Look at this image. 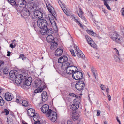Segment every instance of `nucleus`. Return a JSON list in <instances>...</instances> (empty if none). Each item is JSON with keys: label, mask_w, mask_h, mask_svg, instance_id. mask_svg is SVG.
<instances>
[{"label": "nucleus", "mask_w": 124, "mask_h": 124, "mask_svg": "<svg viewBox=\"0 0 124 124\" xmlns=\"http://www.w3.org/2000/svg\"><path fill=\"white\" fill-rule=\"evenodd\" d=\"M8 54H7V56H9L10 55V54H11V52L10 51H8L7 52Z\"/></svg>", "instance_id": "052dcab7"}, {"label": "nucleus", "mask_w": 124, "mask_h": 124, "mask_svg": "<svg viewBox=\"0 0 124 124\" xmlns=\"http://www.w3.org/2000/svg\"><path fill=\"white\" fill-rule=\"evenodd\" d=\"M41 96L42 98V100L43 101L45 102L46 101L48 100V96L47 95V92L46 91H44L41 94Z\"/></svg>", "instance_id": "f3484780"}, {"label": "nucleus", "mask_w": 124, "mask_h": 124, "mask_svg": "<svg viewBox=\"0 0 124 124\" xmlns=\"http://www.w3.org/2000/svg\"><path fill=\"white\" fill-rule=\"evenodd\" d=\"M74 47L76 50L75 52L76 55L79 58L81 57L82 58H84L85 56V55L79 48L78 47L75 45H74Z\"/></svg>", "instance_id": "9d476101"}, {"label": "nucleus", "mask_w": 124, "mask_h": 124, "mask_svg": "<svg viewBox=\"0 0 124 124\" xmlns=\"http://www.w3.org/2000/svg\"><path fill=\"white\" fill-rule=\"evenodd\" d=\"M70 51L71 53V54L72 56H75L76 55L74 53V50L73 49H71L70 50Z\"/></svg>", "instance_id": "ea45409f"}, {"label": "nucleus", "mask_w": 124, "mask_h": 124, "mask_svg": "<svg viewBox=\"0 0 124 124\" xmlns=\"http://www.w3.org/2000/svg\"><path fill=\"white\" fill-rule=\"evenodd\" d=\"M4 64V62L3 61H0V69L3 68V65Z\"/></svg>", "instance_id": "58836bf2"}, {"label": "nucleus", "mask_w": 124, "mask_h": 124, "mask_svg": "<svg viewBox=\"0 0 124 124\" xmlns=\"http://www.w3.org/2000/svg\"><path fill=\"white\" fill-rule=\"evenodd\" d=\"M121 31L123 34H124V28L121 29Z\"/></svg>", "instance_id": "bf43d9fd"}, {"label": "nucleus", "mask_w": 124, "mask_h": 124, "mask_svg": "<svg viewBox=\"0 0 124 124\" xmlns=\"http://www.w3.org/2000/svg\"><path fill=\"white\" fill-rule=\"evenodd\" d=\"M79 14L78 13L79 16L81 17V18L83 19L84 18V17L82 15L83 14V13L81 9L80 8L79 10Z\"/></svg>", "instance_id": "c85d7f7f"}, {"label": "nucleus", "mask_w": 124, "mask_h": 124, "mask_svg": "<svg viewBox=\"0 0 124 124\" xmlns=\"http://www.w3.org/2000/svg\"><path fill=\"white\" fill-rule=\"evenodd\" d=\"M9 73L8 70L7 68H5L3 70V74H6Z\"/></svg>", "instance_id": "e433bc0d"}, {"label": "nucleus", "mask_w": 124, "mask_h": 124, "mask_svg": "<svg viewBox=\"0 0 124 124\" xmlns=\"http://www.w3.org/2000/svg\"><path fill=\"white\" fill-rule=\"evenodd\" d=\"M114 50L115 51L116 53L118 55H119V52L118 50L116 48H115L114 49Z\"/></svg>", "instance_id": "8fccbe9b"}, {"label": "nucleus", "mask_w": 124, "mask_h": 124, "mask_svg": "<svg viewBox=\"0 0 124 124\" xmlns=\"http://www.w3.org/2000/svg\"><path fill=\"white\" fill-rule=\"evenodd\" d=\"M106 91L107 92V94L109 92V88H107L106 89Z\"/></svg>", "instance_id": "0e129e2a"}, {"label": "nucleus", "mask_w": 124, "mask_h": 124, "mask_svg": "<svg viewBox=\"0 0 124 124\" xmlns=\"http://www.w3.org/2000/svg\"><path fill=\"white\" fill-rule=\"evenodd\" d=\"M32 12H33V11L30 12L27 8H25L23 9L22 11L21 12V13L25 16H30L31 19H33L34 17H33V14H31Z\"/></svg>", "instance_id": "1a4fd4ad"}, {"label": "nucleus", "mask_w": 124, "mask_h": 124, "mask_svg": "<svg viewBox=\"0 0 124 124\" xmlns=\"http://www.w3.org/2000/svg\"><path fill=\"white\" fill-rule=\"evenodd\" d=\"M58 63H62V65L61 66L62 70H66V71L67 69L70 66V63H72L74 64L71 61L68 60L67 57L66 56H63L60 57L58 60Z\"/></svg>", "instance_id": "f03ea898"}, {"label": "nucleus", "mask_w": 124, "mask_h": 124, "mask_svg": "<svg viewBox=\"0 0 124 124\" xmlns=\"http://www.w3.org/2000/svg\"><path fill=\"white\" fill-rule=\"evenodd\" d=\"M23 100V98L20 95L17 96L16 102L18 103H20Z\"/></svg>", "instance_id": "393cba45"}, {"label": "nucleus", "mask_w": 124, "mask_h": 124, "mask_svg": "<svg viewBox=\"0 0 124 124\" xmlns=\"http://www.w3.org/2000/svg\"><path fill=\"white\" fill-rule=\"evenodd\" d=\"M13 43H11L10 45V46L12 48H13L15 47L16 46V45L15 43H14V45H13Z\"/></svg>", "instance_id": "79ce46f5"}, {"label": "nucleus", "mask_w": 124, "mask_h": 124, "mask_svg": "<svg viewBox=\"0 0 124 124\" xmlns=\"http://www.w3.org/2000/svg\"><path fill=\"white\" fill-rule=\"evenodd\" d=\"M50 10L51 11H50V10L49 11L53 17L56 20L57 15L56 12L54 11V8H53V10Z\"/></svg>", "instance_id": "bb28decb"}, {"label": "nucleus", "mask_w": 124, "mask_h": 124, "mask_svg": "<svg viewBox=\"0 0 124 124\" xmlns=\"http://www.w3.org/2000/svg\"><path fill=\"white\" fill-rule=\"evenodd\" d=\"M85 37L87 41L89 44H90V43H91L93 41L91 38L88 36L86 35L85 36Z\"/></svg>", "instance_id": "2f4dec72"}, {"label": "nucleus", "mask_w": 124, "mask_h": 124, "mask_svg": "<svg viewBox=\"0 0 124 124\" xmlns=\"http://www.w3.org/2000/svg\"><path fill=\"white\" fill-rule=\"evenodd\" d=\"M85 86V84L84 82L80 80L78 81L75 85V88L79 91L82 90Z\"/></svg>", "instance_id": "6e6552de"}, {"label": "nucleus", "mask_w": 124, "mask_h": 124, "mask_svg": "<svg viewBox=\"0 0 124 124\" xmlns=\"http://www.w3.org/2000/svg\"><path fill=\"white\" fill-rule=\"evenodd\" d=\"M5 102L4 100L2 97L0 96V105L1 106H2L4 103Z\"/></svg>", "instance_id": "c9c22d12"}, {"label": "nucleus", "mask_w": 124, "mask_h": 124, "mask_svg": "<svg viewBox=\"0 0 124 124\" xmlns=\"http://www.w3.org/2000/svg\"><path fill=\"white\" fill-rule=\"evenodd\" d=\"M67 124H72V121L71 119L67 121Z\"/></svg>", "instance_id": "49530a36"}, {"label": "nucleus", "mask_w": 124, "mask_h": 124, "mask_svg": "<svg viewBox=\"0 0 124 124\" xmlns=\"http://www.w3.org/2000/svg\"><path fill=\"white\" fill-rule=\"evenodd\" d=\"M79 107V104L78 103L76 104H73L71 105L70 108L73 111H74L78 108Z\"/></svg>", "instance_id": "4be33fe9"}, {"label": "nucleus", "mask_w": 124, "mask_h": 124, "mask_svg": "<svg viewBox=\"0 0 124 124\" xmlns=\"http://www.w3.org/2000/svg\"><path fill=\"white\" fill-rule=\"evenodd\" d=\"M40 121H38L35 123V124H40Z\"/></svg>", "instance_id": "e2e57ef3"}, {"label": "nucleus", "mask_w": 124, "mask_h": 124, "mask_svg": "<svg viewBox=\"0 0 124 124\" xmlns=\"http://www.w3.org/2000/svg\"><path fill=\"white\" fill-rule=\"evenodd\" d=\"M48 17L49 18V20L51 23L53 21H54V19L53 17H51V18L49 16H48Z\"/></svg>", "instance_id": "09e8293b"}, {"label": "nucleus", "mask_w": 124, "mask_h": 124, "mask_svg": "<svg viewBox=\"0 0 124 124\" xmlns=\"http://www.w3.org/2000/svg\"><path fill=\"white\" fill-rule=\"evenodd\" d=\"M122 15L124 16V8H123L122 9Z\"/></svg>", "instance_id": "603ef678"}, {"label": "nucleus", "mask_w": 124, "mask_h": 124, "mask_svg": "<svg viewBox=\"0 0 124 124\" xmlns=\"http://www.w3.org/2000/svg\"><path fill=\"white\" fill-rule=\"evenodd\" d=\"M69 95L73 97H76L77 98V96H76L75 94L73 93H70L69 94Z\"/></svg>", "instance_id": "37998d69"}, {"label": "nucleus", "mask_w": 124, "mask_h": 124, "mask_svg": "<svg viewBox=\"0 0 124 124\" xmlns=\"http://www.w3.org/2000/svg\"><path fill=\"white\" fill-rule=\"evenodd\" d=\"M32 81V79L31 77H28V78H26L25 79L23 84H25L27 86H30Z\"/></svg>", "instance_id": "dca6fc26"}, {"label": "nucleus", "mask_w": 124, "mask_h": 124, "mask_svg": "<svg viewBox=\"0 0 124 124\" xmlns=\"http://www.w3.org/2000/svg\"><path fill=\"white\" fill-rule=\"evenodd\" d=\"M41 34L45 35L46 34L48 36L51 35L53 32L52 28H49L47 27L44 29H41L40 31Z\"/></svg>", "instance_id": "0eeeda50"}, {"label": "nucleus", "mask_w": 124, "mask_h": 124, "mask_svg": "<svg viewBox=\"0 0 124 124\" xmlns=\"http://www.w3.org/2000/svg\"><path fill=\"white\" fill-rule=\"evenodd\" d=\"M89 44L92 47L96 49H97V45L93 41L91 43H90Z\"/></svg>", "instance_id": "72a5a7b5"}, {"label": "nucleus", "mask_w": 124, "mask_h": 124, "mask_svg": "<svg viewBox=\"0 0 124 124\" xmlns=\"http://www.w3.org/2000/svg\"><path fill=\"white\" fill-rule=\"evenodd\" d=\"M74 21L75 22H76L78 24L80 23L79 22L78 20L77 19H75L74 17Z\"/></svg>", "instance_id": "864d4df0"}, {"label": "nucleus", "mask_w": 124, "mask_h": 124, "mask_svg": "<svg viewBox=\"0 0 124 124\" xmlns=\"http://www.w3.org/2000/svg\"><path fill=\"white\" fill-rule=\"evenodd\" d=\"M41 109L42 111L44 113H46V116L48 115V113L49 111H51L52 110L50 109H49V106L47 104L43 105Z\"/></svg>", "instance_id": "f8f14e48"}, {"label": "nucleus", "mask_w": 124, "mask_h": 124, "mask_svg": "<svg viewBox=\"0 0 124 124\" xmlns=\"http://www.w3.org/2000/svg\"><path fill=\"white\" fill-rule=\"evenodd\" d=\"M47 41L49 43H51L52 42H55L54 38L51 35L48 36L46 38Z\"/></svg>", "instance_id": "412c9836"}, {"label": "nucleus", "mask_w": 124, "mask_h": 124, "mask_svg": "<svg viewBox=\"0 0 124 124\" xmlns=\"http://www.w3.org/2000/svg\"><path fill=\"white\" fill-rule=\"evenodd\" d=\"M116 118L118 122L119 123V124H120V121L118 119V117H116Z\"/></svg>", "instance_id": "69168bd1"}, {"label": "nucleus", "mask_w": 124, "mask_h": 124, "mask_svg": "<svg viewBox=\"0 0 124 124\" xmlns=\"http://www.w3.org/2000/svg\"><path fill=\"white\" fill-rule=\"evenodd\" d=\"M26 4L25 0H18L16 6L18 5L20 7L24 8L25 7Z\"/></svg>", "instance_id": "4468645a"}, {"label": "nucleus", "mask_w": 124, "mask_h": 124, "mask_svg": "<svg viewBox=\"0 0 124 124\" xmlns=\"http://www.w3.org/2000/svg\"><path fill=\"white\" fill-rule=\"evenodd\" d=\"M87 32L90 35H91L93 36H94L95 35V33L93 32V31L87 30H86Z\"/></svg>", "instance_id": "f704fd0d"}, {"label": "nucleus", "mask_w": 124, "mask_h": 124, "mask_svg": "<svg viewBox=\"0 0 124 124\" xmlns=\"http://www.w3.org/2000/svg\"><path fill=\"white\" fill-rule=\"evenodd\" d=\"M108 0H104V5L106 6L107 9L110 10H111V8L108 4H107V1Z\"/></svg>", "instance_id": "473e14b6"}, {"label": "nucleus", "mask_w": 124, "mask_h": 124, "mask_svg": "<svg viewBox=\"0 0 124 124\" xmlns=\"http://www.w3.org/2000/svg\"><path fill=\"white\" fill-rule=\"evenodd\" d=\"M35 111L33 108H30L28 109L27 112V114L29 116L31 117H34V118L37 117V114H35Z\"/></svg>", "instance_id": "9b49d317"}, {"label": "nucleus", "mask_w": 124, "mask_h": 124, "mask_svg": "<svg viewBox=\"0 0 124 124\" xmlns=\"http://www.w3.org/2000/svg\"><path fill=\"white\" fill-rule=\"evenodd\" d=\"M34 92L36 93H37L38 92H39V87L38 89H35L34 91Z\"/></svg>", "instance_id": "3c124183"}, {"label": "nucleus", "mask_w": 124, "mask_h": 124, "mask_svg": "<svg viewBox=\"0 0 124 124\" xmlns=\"http://www.w3.org/2000/svg\"><path fill=\"white\" fill-rule=\"evenodd\" d=\"M102 11L104 13H105V14L106 13V12L105 10L104 9L102 8Z\"/></svg>", "instance_id": "338daca9"}, {"label": "nucleus", "mask_w": 124, "mask_h": 124, "mask_svg": "<svg viewBox=\"0 0 124 124\" xmlns=\"http://www.w3.org/2000/svg\"><path fill=\"white\" fill-rule=\"evenodd\" d=\"M107 95L108 100L110 101L111 100L110 96L109 94L108 93L107 94Z\"/></svg>", "instance_id": "de8ad7c7"}, {"label": "nucleus", "mask_w": 124, "mask_h": 124, "mask_svg": "<svg viewBox=\"0 0 124 124\" xmlns=\"http://www.w3.org/2000/svg\"><path fill=\"white\" fill-rule=\"evenodd\" d=\"M7 122L8 124H12L13 123V121L12 120L11 121L10 119L9 120L8 118Z\"/></svg>", "instance_id": "a19ab883"}, {"label": "nucleus", "mask_w": 124, "mask_h": 124, "mask_svg": "<svg viewBox=\"0 0 124 124\" xmlns=\"http://www.w3.org/2000/svg\"><path fill=\"white\" fill-rule=\"evenodd\" d=\"M35 87H40L41 84V81L40 80H36L35 82Z\"/></svg>", "instance_id": "a878e982"}, {"label": "nucleus", "mask_w": 124, "mask_h": 124, "mask_svg": "<svg viewBox=\"0 0 124 124\" xmlns=\"http://www.w3.org/2000/svg\"><path fill=\"white\" fill-rule=\"evenodd\" d=\"M72 118L74 121L77 120L79 117V114L76 112L73 113L72 114Z\"/></svg>", "instance_id": "aec40b11"}, {"label": "nucleus", "mask_w": 124, "mask_h": 124, "mask_svg": "<svg viewBox=\"0 0 124 124\" xmlns=\"http://www.w3.org/2000/svg\"><path fill=\"white\" fill-rule=\"evenodd\" d=\"M104 86V85H102V84L101 85L100 87L101 88V89L102 90H104L103 88V87Z\"/></svg>", "instance_id": "13d9d810"}, {"label": "nucleus", "mask_w": 124, "mask_h": 124, "mask_svg": "<svg viewBox=\"0 0 124 124\" xmlns=\"http://www.w3.org/2000/svg\"><path fill=\"white\" fill-rule=\"evenodd\" d=\"M91 71L92 72L94 77L95 79L96 78V77L97 76L98 74L97 70L95 68L93 67H92L91 68Z\"/></svg>", "instance_id": "b1692460"}, {"label": "nucleus", "mask_w": 124, "mask_h": 124, "mask_svg": "<svg viewBox=\"0 0 124 124\" xmlns=\"http://www.w3.org/2000/svg\"><path fill=\"white\" fill-rule=\"evenodd\" d=\"M13 95L9 92L6 93L5 94V99L7 101H10L13 98Z\"/></svg>", "instance_id": "2eb2a0df"}, {"label": "nucleus", "mask_w": 124, "mask_h": 124, "mask_svg": "<svg viewBox=\"0 0 124 124\" xmlns=\"http://www.w3.org/2000/svg\"><path fill=\"white\" fill-rule=\"evenodd\" d=\"M23 79V76L22 75L20 74L16 75L15 80V82L17 84H20Z\"/></svg>", "instance_id": "ddd939ff"}, {"label": "nucleus", "mask_w": 124, "mask_h": 124, "mask_svg": "<svg viewBox=\"0 0 124 124\" xmlns=\"http://www.w3.org/2000/svg\"><path fill=\"white\" fill-rule=\"evenodd\" d=\"M63 50L61 48H59L56 50L55 52L56 56H60L63 53Z\"/></svg>", "instance_id": "a211bd4d"}, {"label": "nucleus", "mask_w": 124, "mask_h": 124, "mask_svg": "<svg viewBox=\"0 0 124 124\" xmlns=\"http://www.w3.org/2000/svg\"><path fill=\"white\" fill-rule=\"evenodd\" d=\"M4 112L6 113L5 115H7L9 113V111L6 109H4Z\"/></svg>", "instance_id": "c03bdc74"}, {"label": "nucleus", "mask_w": 124, "mask_h": 124, "mask_svg": "<svg viewBox=\"0 0 124 124\" xmlns=\"http://www.w3.org/2000/svg\"><path fill=\"white\" fill-rule=\"evenodd\" d=\"M47 116L49 119L53 122H55L57 120V115L56 113L54 111H49Z\"/></svg>", "instance_id": "39448f33"}, {"label": "nucleus", "mask_w": 124, "mask_h": 124, "mask_svg": "<svg viewBox=\"0 0 124 124\" xmlns=\"http://www.w3.org/2000/svg\"><path fill=\"white\" fill-rule=\"evenodd\" d=\"M8 2L12 5H16V2L15 0H7Z\"/></svg>", "instance_id": "c756f323"}, {"label": "nucleus", "mask_w": 124, "mask_h": 124, "mask_svg": "<svg viewBox=\"0 0 124 124\" xmlns=\"http://www.w3.org/2000/svg\"><path fill=\"white\" fill-rule=\"evenodd\" d=\"M119 35L116 32L110 33L109 36L112 40L118 43H120L121 40L120 38H118Z\"/></svg>", "instance_id": "20e7f679"}, {"label": "nucleus", "mask_w": 124, "mask_h": 124, "mask_svg": "<svg viewBox=\"0 0 124 124\" xmlns=\"http://www.w3.org/2000/svg\"><path fill=\"white\" fill-rule=\"evenodd\" d=\"M17 73V71L16 70L11 71L9 73L10 77L12 78H15V79Z\"/></svg>", "instance_id": "6ab92c4d"}, {"label": "nucleus", "mask_w": 124, "mask_h": 124, "mask_svg": "<svg viewBox=\"0 0 124 124\" xmlns=\"http://www.w3.org/2000/svg\"><path fill=\"white\" fill-rule=\"evenodd\" d=\"M46 7L48 11L50 10V11H51L50 10H53V8L52 7L50 4L49 3L48 5L46 3Z\"/></svg>", "instance_id": "7c9ffc66"}, {"label": "nucleus", "mask_w": 124, "mask_h": 124, "mask_svg": "<svg viewBox=\"0 0 124 124\" xmlns=\"http://www.w3.org/2000/svg\"><path fill=\"white\" fill-rule=\"evenodd\" d=\"M122 100H123V101L124 102V106H123V109L124 110V97L122 99Z\"/></svg>", "instance_id": "774afa93"}, {"label": "nucleus", "mask_w": 124, "mask_h": 124, "mask_svg": "<svg viewBox=\"0 0 124 124\" xmlns=\"http://www.w3.org/2000/svg\"><path fill=\"white\" fill-rule=\"evenodd\" d=\"M31 14H33V17H34V19L36 18H42L43 16V15H45V12L42 11H40L39 10H36L33 11Z\"/></svg>", "instance_id": "423d86ee"}, {"label": "nucleus", "mask_w": 124, "mask_h": 124, "mask_svg": "<svg viewBox=\"0 0 124 124\" xmlns=\"http://www.w3.org/2000/svg\"><path fill=\"white\" fill-rule=\"evenodd\" d=\"M70 66L67 69L66 72L68 74L71 75L73 78L76 80H80L82 78V73L78 71L77 68L74 66V64L70 63Z\"/></svg>", "instance_id": "f257e3e1"}, {"label": "nucleus", "mask_w": 124, "mask_h": 124, "mask_svg": "<svg viewBox=\"0 0 124 124\" xmlns=\"http://www.w3.org/2000/svg\"><path fill=\"white\" fill-rule=\"evenodd\" d=\"M19 58H20L22 59L23 60L24 59V56L23 54H21L20 55Z\"/></svg>", "instance_id": "a18cd8bd"}, {"label": "nucleus", "mask_w": 124, "mask_h": 124, "mask_svg": "<svg viewBox=\"0 0 124 124\" xmlns=\"http://www.w3.org/2000/svg\"><path fill=\"white\" fill-rule=\"evenodd\" d=\"M43 88H42L41 87V88H39V92H41L43 90Z\"/></svg>", "instance_id": "4d7b16f0"}, {"label": "nucleus", "mask_w": 124, "mask_h": 124, "mask_svg": "<svg viewBox=\"0 0 124 124\" xmlns=\"http://www.w3.org/2000/svg\"><path fill=\"white\" fill-rule=\"evenodd\" d=\"M51 46H50L51 49L53 50L56 48L58 44L57 42H53L51 43Z\"/></svg>", "instance_id": "5701e85b"}, {"label": "nucleus", "mask_w": 124, "mask_h": 124, "mask_svg": "<svg viewBox=\"0 0 124 124\" xmlns=\"http://www.w3.org/2000/svg\"><path fill=\"white\" fill-rule=\"evenodd\" d=\"M21 102L22 103V105L23 106L25 107H30V104H29L28 102L26 101H22Z\"/></svg>", "instance_id": "cd10ccee"}, {"label": "nucleus", "mask_w": 124, "mask_h": 124, "mask_svg": "<svg viewBox=\"0 0 124 124\" xmlns=\"http://www.w3.org/2000/svg\"><path fill=\"white\" fill-rule=\"evenodd\" d=\"M37 26L41 29H44L48 27V23L46 20L43 19H40L37 21Z\"/></svg>", "instance_id": "7ed1b4c3"}, {"label": "nucleus", "mask_w": 124, "mask_h": 124, "mask_svg": "<svg viewBox=\"0 0 124 124\" xmlns=\"http://www.w3.org/2000/svg\"><path fill=\"white\" fill-rule=\"evenodd\" d=\"M115 61L116 62H119L120 61V58L116 55H115L114 56Z\"/></svg>", "instance_id": "4c0bfd02"}, {"label": "nucleus", "mask_w": 124, "mask_h": 124, "mask_svg": "<svg viewBox=\"0 0 124 124\" xmlns=\"http://www.w3.org/2000/svg\"><path fill=\"white\" fill-rule=\"evenodd\" d=\"M100 111H97V116H99L100 115Z\"/></svg>", "instance_id": "6e6d98bb"}, {"label": "nucleus", "mask_w": 124, "mask_h": 124, "mask_svg": "<svg viewBox=\"0 0 124 124\" xmlns=\"http://www.w3.org/2000/svg\"><path fill=\"white\" fill-rule=\"evenodd\" d=\"M62 10H63L64 12V13L65 14L67 15H68V12L66 11V10H65V9L64 10L63 9H62Z\"/></svg>", "instance_id": "5fc2aeb1"}, {"label": "nucleus", "mask_w": 124, "mask_h": 124, "mask_svg": "<svg viewBox=\"0 0 124 124\" xmlns=\"http://www.w3.org/2000/svg\"><path fill=\"white\" fill-rule=\"evenodd\" d=\"M78 24L82 28H83V25L81 24V23H80V22L79 23H78Z\"/></svg>", "instance_id": "680f3d73"}]
</instances>
